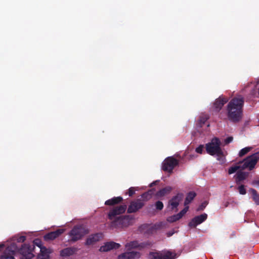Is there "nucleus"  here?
<instances>
[{
    "instance_id": "obj_3",
    "label": "nucleus",
    "mask_w": 259,
    "mask_h": 259,
    "mask_svg": "<svg viewBox=\"0 0 259 259\" xmlns=\"http://www.w3.org/2000/svg\"><path fill=\"white\" fill-rule=\"evenodd\" d=\"M221 142L217 138L212 140L210 143L206 145V150L211 155H217L218 157L223 155V152L220 147Z\"/></svg>"
},
{
    "instance_id": "obj_12",
    "label": "nucleus",
    "mask_w": 259,
    "mask_h": 259,
    "mask_svg": "<svg viewBox=\"0 0 259 259\" xmlns=\"http://www.w3.org/2000/svg\"><path fill=\"white\" fill-rule=\"evenodd\" d=\"M207 218L206 213L195 217L189 223V226L191 228H195L197 225L204 222Z\"/></svg>"
},
{
    "instance_id": "obj_7",
    "label": "nucleus",
    "mask_w": 259,
    "mask_h": 259,
    "mask_svg": "<svg viewBox=\"0 0 259 259\" xmlns=\"http://www.w3.org/2000/svg\"><path fill=\"white\" fill-rule=\"evenodd\" d=\"M259 160V152H256L250 156L247 157L243 160L242 166L243 169L248 168L249 170H252Z\"/></svg>"
},
{
    "instance_id": "obj_15",
    "label": "nucleus",
    "mask_w": 259,
    "mask_h": 259,
    "mask_svg": "<svg viewBox=\"0 0 259 259\" xmlns=\"http://www.w3.org/2000/svg\"><path fill=\"white\" fill-rule=\"evenodd\" d=\"M228 98L223 96H220L219 98L217 99L213 103V106L215 110L217 112H219L222 109L224 105L228 102Z\"/></svg>"
},
{
    "instance_id": "obj_41",
    "label": "nucleus",
    "mask_w": 259,
    "mask_h": 259,
    "mask_svg": "<svg viewBox=\"0 0 259 259\" xmlns=\"http://www.w3.org/2000/svg\"><path fill=\"white\" fill-rule=\"evenodd\" d=\"M159 182V181H158V180L153 182V183L150 184V187H152L154 185H156Z\"/></svg>"
},
{
    "instance_id": "obj_31",
    "label": "nucleus",
    "mask_w": 259,
    "mask_h": 259,
    "mask_svg": "<svg viewBox=\"0 0 259 259\" xmlns=\"http://www.w3.org/2000/svg\"><path fill=\"white\" fill-rule=\"evenodd\" d=\"M238 190L239 192L241 195H245L246 193V189H245V186L243 185H241L239 186L238 188Z\"/></svg>"
},
{
    "instance_id": "obj_16",
    "label": "nucleus",
    "mask_w": 259,
    "mask_h": 259,
    "mask_svg": "<svg viewBox=\"0 0 259 259\" xmlns=\"http://www.w3.org/2000/svg\"><path fill=\"white\" fill-rule=\"evenodd\" d=\"M64 231L65 230L63 229H59L55 231L49 232L44 236V239L46 241L53 240L63 234Z\"/></svg>"
},
{
    "instance_id": "obj_17",
    "label": "nucleus",
    "mask_w": 259,
    "mask_h": 259,
    "mask_svg": "<svg viewBox=\"0 0 259 259\" xmlns=\"http://www.w3.org/2000/svg\"><path fill=\"white\" fill-rule=\"evenodd\" d=\"M188 209L189 206L185 207V208L183 210H182L179 213L168 218L167 221L170 223H173L179 220L186 214V213L188 211Z\"/></svg>"
},
{
    "instance_id": "obj_6",
    "label": "nucleus",
    "mask_w": 259,
    "mask_h": 259,
    "mask_svg": "<svg viewBox=\"0 0 259 259\" xmlns=\"http://www.w3.org/2000/svg\"><path fill=\"white\" fill-rule=\"evenodd\" d=\"M176 254L167 250L164 252H150L148 255L149 259H175Z\"/></svg>"
},
{
    "instance_id": "obj_11",
    "label": "nucleus",
    "mask_w": 259,
    "mask_h": 259,
    "mask_svg": "<svg viewBox=\"0 0 259 259\" xmlns=\"http://www.w3.org/2000/svg\"><path fill=\"white\" fill-rule=\"evenodd\" d=\"M183 198V194L182 193L177 194L169 200L168 206L170 207L171 210H174L175 208L177 209Z\"/></svg>"
},
{
    "instance_id": "obj_14",
    "label": "nucleus",
    "mask_w": 259,
    "mask_h": 259,
    "mask_svg": "<svg viewBox=\"0 0 259 259\" xmlns=\"http://www.w3.org/2000/svg\"><path fill=\"white\" fill-rule=\"evenodd\" d=\"M150 245V243L148 242H143L139 244L137 241H133L129 243H127L125 246L127 249L130 250L135 248H139L140 249L144 248L147 247L148 246H149Z\"/></svg>"
},
{
    "instance_id": "obj_40",
    "label": "nucleus",
    "mask_w": 259,
    "mask_h": 259,
    "mask_svg": "<svg viewBox=\"0 0 259 259\" xmlns=\"http://www.w3.org/2000/svg\"><path fill=\"white\" fill-rule=\"evenodd\" d=\"M251 184L254 186L259 187V180H253L251 182Z\"/></svg>"
},
{
    "instance_id": "obj_38",
    "label": "nucleus",
    "mask_w": 259,
    "mask_h": 259,
    "mask_svg": "<svg viewBox=\"0 0 259 259\" xmlns=\"http://www.w3.org/2000/svg\"><path fill=\"white\" fill-rule=\"evenodd\" d=\"M233 138L232 137H229L225 139V143L226 144H229L233 141Z\"/></svg>"
},
{
    "instance_id": "obj_24",
    "label": "nucleus",
    "mask_w": 259,
    "mask_h": 259,
    "mask_svg": "<svg viewBox=\"0 0 259 259\" xmlns=\"http://www.w3.org/2000/svg\"><path fill=\"white\" fill-rule=\"evenodd\" d=\"M196 196V194L195 192L193 191L189 192L187 194L184 202L185 206H189L188 205L191 202V201L194 199Z\"/></svg>"
},
{
    "instance_id": "obj_9",
    "label": "nucleus",
    "mask_w": 259,
    "mask_h": 259,
    "mask_svg": "<svg viewBox=\"0 0 259 259\" xmlns=\"http://www.w3.org/2000/svg\"><path fill=\"white\" fill-rule=\"evenodd\" d=\"M179 164V161L173 157L166 158L162 163V169L164 171L172 172L175 166Z\"/></svg>"
},
{
    "instance_id": "obj_10",
    "label": "nucleus",
    "mask_w": 259,
    "mask_h": 259,
    "mask_svg": "<svg viewBox=\"0 0 259 259\" xmlns=\"http://www.w3.org/2000/svg\"><path fill=\"white\" fill-rule=\"evenodd\" d=\"M144 206V203L140 199L132 201L127 208V212L134 213L138 211Z\"/></svg>"
},
{
    "instance_id": "obj_27",
    "label": "nucleus",
    "mask_w": 259,
    "mask_h": 259,
    "mask_svg": "<svg viewBox=\"0 0 259 259\" xmlns=\"http://www.w3.org/2000/svg\"><path fill=\"white\" fill-rule=\"evenodd\" d=\"M249 192L251 193L252 199L256 205H259V194L257 191L253 188L249 189Z\"/></svg>"
},
{
    "instance_id": "obj_35",
    "label": "nucleus",
    "mask_w": 259,
    "mask_h": 259,
    "mask_svg": "<svg viewBox=\"0 0 259 259\" xmlns=\"http://www.w3.org/2000/svg\"><path fill=\"white\" fill-rule=\"evenodd\" d=\"M135 193V189L134 187H131L128 189V194L130 196H132Z\"/></svg>"
},
{
    "instance_id": "obj_1",
    "label": "nucleus",
    "mask_w": 259,
    "mask_h": 259,
    "mask_svg": "<svg viewBox=\"0 0 259 259\" xmlns=\"http://www.w3.org/2000/svg\"><path fill=\"white\" fill-rule=\"evenodd\" d=\"M244 99L241 96L232 98L226 107V113L221 112L219 117L223 120L228 119L230 121L236 123L240 122L243 116V108Z\"/></svg>"
},
{
    "instance_id": "obj_26",
    "label": "nucleus",
    "mask_w": 259,
    "mask_h": 259,
    "mask_svg": "<svg viewBox=\"0 0 259 259\" xmlns=\"http://www.w3.org/2000/svg\"><path fill=\"white\" fill-rule=\"evenodd\" d=\"M154 189H151L148 190V191L142 194V198H143V199L145 201L149 200L152 197V195L154 194Z\"/></svg>"
},
{
    "instance_id": "obj_33",
    "label": "nucleus",
    "mask_w": 259,
    "mask_h": 259,
    "mask_svg": "<svg viewBox=\"0 0 259 259\" xmlns=\"http://www.w3.org/2000/svg\"><path fill=\"white\" fill-rule=\"evenodd\" d=\"M208 204V202L206 201L203 202L197 208V211H201V210H203L205 207L206 206V205H207Z\"/></svg>"
},
{
    "instance_id": "obj_19",
    "label": "nucleus",
    "mask_w": 259,
    "mask_h": 259,
    "mask_svg": "<svg viewBox=\"0 0 259 259\" xmlns=\"http://www.w3.org/2000/svg\"><path fill=\"white\" fill-rule=\"evenodd\" d=\"M122 200L123 199L122 197H114L111 199L106 200L105 202V204L106 205L113 206L121 203Z\"/></svg>"
},
{
    "instance_id": "obj_20",
    "label": "nucleus",
    "mask_w": 259,
    "mask_h": 259,
    "mask_svg": "<svg viewBox=\"0 0 259 259\" xmlns=\"http://www.w3.org/2000/svg\"><path fill=\"white\" fill-rule=\"evenodd\" d=\"M101 236V234L98 233L91 235L87 238L85 243L86 244L92 245L94 244L96 242L99 241Z\"/></svg>"
},
{
    "instance_id": "obj_37",
    "label": "nucleus",
    "mask_w": 259,
    "mask_h": 259,
    "mask_svg": "<svg viewBox=\"0 0 259 259\" xmlns=\"http://www.w3.org/2000/svg\"><path fill=\"white\" fill-rule=\"evenodd\" d=\"M26 240V237L24 236H21L17 239L18 242H24Z\"/></svg>"
},
{
    "instance_id": "obj_13",
    "label": "nucleus",
    "mask_w": 259,
    "mask_h": 259,
    "mask_svg": "<svg viewBox=\"0 0 259 259\" xmlns=\"http://www.w3.org/2000/svg\"><path fill=\"white\" fill-rule=\"evenodd\" d=\"M120 247L119 243L111 241L107 242L105 244L100 247L99 250L102 252H107L113 249H117Z\"/></svg>"
},
{
    "instance_id": "obj_8",
    "label": "nucleus",
    "mask_w": 259,
    "mask_h": 259,
    "mask_svg": "<svg viewBox=\"0 0 259 259\" xmlns=\"http://www.w3.org/2000/svg\"><path fill=\"white\" fill-rule=\"evenodd\" d=\"M18 246L15 243H11L8 245L2 254L0 256V259H15L14 255L17 253Z\"/></svg>"
},
{
    "instance_id": "obj_42",
    "label": "nucleus",
    "mask_w": 259,
    "mask_h": 259,
    "mask_svg": "<svg viewBox=\"0 0 259 259\" xmlns=\"http://www.w3.org/2000/svg\"><path fill=\"white\" fill-rule=\"evenodd\" d=\"M229 204V202L227 201V202H225L223 205L225 207H227L228 206Z\"/></svg>"
},
{
    "instance_id": "obj_30",
    "label": "nucleus",
    "mask_w": 259,
    "mask_h": 259,
    "mask_svg": "<svg viewBox=\"0 0 259 259\" xmlns=\"http://www.w3.org/2000/svg\"><path fill=\"white\" fill-rule=\"evenodd\" d=\"M239 166L235 165L233 166H231L229 168L228 173L229 175L232 174L235 172L237 170L240 168Z\"/></svg>"
},
{
    "instance_id": "obj_4",
    "label": "nucleus",
    "mask_w": 259,
    "mask_h": 259,
    "mask_svg": "<svg viewBox=\"0 0 259 259\" xmlns=\"http://www.w3.org/2000/svg\"><path fill=\"white\" fill-rule=\"evenodd\" d=\"M88 233V230L81 225L75 226L69 232L70 240L75 242Z\"/></svg>"
},
{
    "instance_id": "obj_28",
    "label": "nucleus",
    "mask_w": 259,
    "mask_h": 259,
    "mask_svg": "<svg viewBox=\"0 0 259 259\" xmlns=\"http://www.w3.org/2000/svg\"><path fill=\"white\" fill-rule=\"evenodd\" d=\"M208 119V116L207 115H203L200 116L198 120L197 125L198 127H201L206 123Z\"/></svg>"
},
{
    "instance_id": "obj_2",
    "label": "nucleus",
    "mask_w": 259,
    "mask_h": 259,
    "mask_svg": "<svg viewBox=\"0 0 259 259\" xmlns=\"http://www.w3.org/2000/svg\"><path fill=\"white\" fill-rule=\"evenodd\" d=\"M127 208L125 204L119 205L110 208L108 213V218L111 222L110 228H122L128 226L133 220V218L128 215H121L125 212Z\"/></svg>"
},
{
    "instance_id": "obj_32",
    "label": "nucleus",
    "mask_w": 259,
    "mask_h": 259,
    "mask_svg": "<svg viewBox=\"0 0 259 259\" xmlns=\"http://www.w3.org/2000/svg\"><path fill=\"white\" fill-rule=\"evenodd\" d=\"M155 207H156V209L161 210L163 208V204L161 201H157L155 203Z\"/></svg>"
},
{
    "instance_id": "obj_36",
    "label": "nucleus",
    "mask_w": 259,
    "mask_h": 259,
    "mask_svg": "<svg viewBox=\"0 0 259 259\" xmlns=\"http://www.w3.org/2000/svg\"><path fill=\"white\" fill-rule=\"evenodd\" d=\"M203 150V145H200L199 147H198L196 149V152L198 153L201 154L202 153Z\"/></svg>"
},
{
    "instance_id": "obj_5",
    "label": "nucleus",
    "mask_w": 259,
    "mask_h": 259,
    "mask_svg": "<svg viewBox=\"0 0 259 259\" xmlns=\"http://www.w3.org/2000/svg\"><path fill=\"white\" fill-rule=\"evenodd\" d=\"M34 245L28 244H23L20 248H18L17 252L20 254L21 259H31L34 255L32 253Z\"/></svg>"
},
{
    "instance_id": "obj_18",
    "label": "nucleus",
    "mask_w": 259,
    "mask_h": 259,
    "mask_svg": "<svg viewBox=\"0 0 259 259\" xmlns=\"http://www.w3.org/2000/svg\"><path fill=\"white\" fill-rule=\"evenodd\" d=\"M140 253L137 251H131L125 252L119 255L118 259H133L135 258H139Z\"/></svg>"
},
{
    "instance_id": "obj_34",
    "label": "nucleus",
    "mask_w": 259,
    "mask_h": 259,
    "mask_svg": "<svg viewBox=\"0 0 259 259\" xmlns=\"http://www.w3.org/2000/svg\"><path fill=\"white\" fill-rule=\"evenodd\" d=\"M34 245L37 246L40 249V248H44V247L42 245V242L39 239H35L33 241Z\"/></svg>"
},
{
    "instance_id": "obj_39",
    "label": "nucleus",
    "mask_w": 259,
    "mask_h": 259,
    "mask_svg": "<svg viewBox=\"0 0 259 259\" xmlns=\"http://www.w3.org/2000/svg\"><path fill=\"white\" fill-rule=\"evenodd\" d=\"M156 230V228L154 227H151L148 230V233H152Z\"/></svg>"
},
{
    "instance_id": "obj_29",
    "label": "nucleus",
    "mask_w": 259,
    "mask_h": 259,
    "mask_svg": "<svg viewBox=\"0 0 259 259\" xmlns=\"http://www.w3.org/2000/svg\"><path fill=\"white\" fill-rule=\"evenodd\" d=\"M252 148L251 147H246L243 149H242L239 153V157H242L245 154H246L247 153H248Z\"/></svg>"
},
{
    "instance_id": "obj_22",
    "label": "nucleus",
    "mask_w": 259,
    "mask_h": 259,
    "mask_svg": "<svg viewBox=\"0 0 259 259\" xmlns=\"http://www.w3.org/2000/svg\"><path fill=\"white\" fill-rule=\"evenodd\" d=\"M172 188L170 186H166L159 191H157L156 193V196L158 197H161L169 194L172 190Z\"/></svg>"
},
{
    "instance_id": "obj_21",
    "label": "nucleus",
    "mask_w": 259,
    "mask_h": 259,
    "mask_svg": "<svg viewBox=\"0 0 259 259\" xmlns=\"http://www.w3.org/2000/svg\"><path fill=\"white\" fill-rule=\"evenodd\" d=\"M76 249L73 247H67L61 250L60 255L62 256L66 257L72 255Z\"/></svg>"
},
{
    "instance_id": "obj_25",
    "label": "nucleus",
    "mask_w": 259,
    "mask_h": 259,
    "mask_svg": "<svg viewBox=\"0 0 259 259\" xmlns=\"http://www.w3.org/2000/svg\"><path fill=\"white\" fill-rule=\"evenodd\" d=\"M49 253L50 252L46 247L40 248V253L38 255V259H49Z\"/></svg>"
},
{
    "instance_id": "obj_23",
    "label": "nucleus",
    "mask_w": 259,
    "mask_h": 259,
    "mask_svg": "<svg viewBox=\"0 0 259 259\" xmlns=\"http://www.w3.org/2000/svg\"><path fill=\"white\" fill-rule=\"evenodd\" d=\"M248 176V173L244 171H238L236 175V181L237 184L245 180Z\"/></svg>"
}]
</instances>
